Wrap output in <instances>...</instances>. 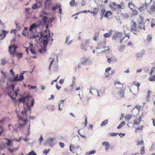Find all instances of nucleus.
Segmentation results:
<instances>
[{
	"mask_svg": "<svg viewBox=\"0 0 155 155\" xmlns=\"http://www.w3.org/2000/svg\"><path fill=\"white\" fill-rule=\"evenodd\" d=\"M108 122V120H106L103 121L101 124V126H104L106 125Z\"/></svg>",
	"mask_w": 155,
	"mask_h": 155,
	"instance_id": "nucleus-33",
	"label": "nucleus"
},
{
	"mask_svg": "<svg viewBox=\"0 0 155 155\" xmlns=\"http://www.w3.org/2000/svg\"><path fill=\"white\" fill-rule=\"evenodd\" d=\"M64 100H61L60 104H59V110H61L62 109V107H63L64 105L63 102Z\"/></svg>",
	"mask_w": 155,
	"mask_h": 155,
	"instance_id": "nucleus-26",
	"label": "nucleus"
},
{
	"mask_svg": "<svg viewBox=\"0 0 155 155\" xmlns=\"http://www.w3.org/2000/svg\"><path fill=\"white\" fill-rule=\"evenodd\" d=\"M87 117H85V121H84V127H86L87 124Z\"/></svg>",
	"mask_w": 155,
	"mask_h": 155,
	"instance_id": "nucleus-63",
	"label": "nucleus"
},
{
	"mask_svg": "<svg viewBox=\"0 0 155 155\" xmlns=\"http://www.w3.org/2000/svg\"><path fill=\"white\" fill-rule=\"evenodd\" d=\"M30 97L29 95L23 96L19 99L18 101L20 103L23 102V103H25V102H27L29 101Z\"/></svg>",
	"mask_w": 155,
	"mask_h": 155,
	"instance_id": "nucleus-12",
	"label": "nucleus"
},
{
	"mask_svg": "<svg viewBox=\"0 0 155 155\" xmlns=\"http://www.w3.org/2000/svg\"><path fill=\"white\" fill-rule=\"evenodd\" d=\"M128 5L129 8L131 9V8H137L136 6L134 5V4L132 2L129 3L128 4Z\"/></svg>",
	"mask_w": 155,
	"mask_h": 155,
	"instance_id": "nucleus-31",
	"label": "nucleus"
},
{
	"mask_svg": "<svg viewBox=\"0 0 155 155\" xmlns=\"http://www.w3.org/2000/svg\"><path fill=\"white\" fill-rule=\"evenodd\" d=\"M85 4V3L84 0H80L78 3H76L75 4V6L77 9H79Z\"/></svg>",
	"mask_w": 155,
	"mask_h": 155,
	"instance_id": "nucleus-11",
	"label": "nucleus"
},
{
	"mask_svg": "<svg viewBox=\"0 0 155 155\" xmlns=\"http://www.w3.org/2000/svg\"><path fill=\"white\" fill-rule=\"evenodd\" d=\"M125 124V122L124 121H122L121 123L117 126V128L120 129L123 127Z\"/></svg>",
	"mask_w": 155,
	"mask_h": 155,
	"instance_id": "nucleus-29",
	"label": "nucleus"
},
{
	"mask_svg": "<svg viewBox=\"0 0 155 155\" xmlns=\"http://www.w3.org/2000/svg\"><path fill=\"white\" fill-rule=\"evenodd\" d=\"M117 4L115 2H113L110 4V6L111 8L114 10H116L117 9Z\"/></svg>",
	"mask_w": 155,
	"mask_h": 155,
	"instance_id": "nucleus-20",
	"label": "nucleus"
},
{
	"mask_svg": "<svg viewBox=\"0 0 155 155\" xmlns=\"http://www.w3.org/2000/svg\"><path fill=\"white\" fill-rule=\"evenodd\" d=\"M74 84L75 83H72V84L70 86L71 87V89L70 90V92H72V91H73V90L74 88Z\"/></svg>",
	"mask_w": 155,
	"mask_h": 155,
	"instance_id": "nucleus-58",
	"label": "nucleus"
},
{
	"mask_svg": "<svg viewBox=\"0 0 155 155\" xmlns=\"http://www.w3.org/2000/svg\"><path fill=\"white\" fill-rule=\"evenodd\" d=\"M23 53H16L15 54V55H16L17 56V58L18 59H20L21 58L23 57Z\"/></svg>",
	"mask_w": 155,
	"mask_h": 155,
	"instance_id": "nucleus-34",
	"label": "nucleus"
},
{
	"mask_svg": "<svg viewBox=\"0 0 155 155\" xmlns=\"http://www.w3.org/2000/svg\"><path fill=\"white\" fill-rule=\"evenodd\" d=\"M132 23H133V27L134 28L137 29V24L135 22L132 21Z\"/></svg>",
	"mask_w": 155,
	"mask_h": 155,
	"instance_id": "nucleus-62",
	"label": "nucleus"
},
{
	"mask_svg": "<svg viewBox=\"0 0 155 155\" xmlns=\"http://www.w3.org/2000/svg\"><path fill=\"white\" fill-rule=\"evenodd\" d=\"M30 51L31 52V53L32 54H36V52L34 49V48H30Z\"/></svg>",
	"mask_w": 155,
	"mask_h": 155,
	"instance_id": "nucleus-55",
	"label": "nucleus"
},
{
	"mask_svg": "<svg viewBox=\"0 0 155 155\" xmlns=\"http://www.w3.org/2000/svg\"><path fill=\"white\" fill-rule=\"evenodd\" d=\"M149 80L151 81H155V76H152L149 79Z\"/></svg>",
	"mask_w": 155,
	"mask_h": 155,
	"instance_id": "nucleus-50",
	"label": "nucleus"
},
{
	"mask_svg": "<svg viewBox=\"0 0 155 155\" xmlns=\"http://www.w3.org/2000/svg\"><path fill=\"white\" fill-rule=\"evenodd\" d=\"M141 107V106L139 105H137L136 106L134 109L132 110V112L134 111H136V113L135 114H138L139 113V110L140 109Z\"/></svg>",
	"mask_w": 155,
	"mask_h": 155,
	"instance_id": "nucleus-16",
	"label": "nucleus"
},
{
	"mask_svg": "<svg viewBox=\"0 0 155 155\" xmlns=\"http://www.w3.org/2000/svg\"><path fill=\"white\" fill-rule=\"evenodd\" d=\"M148 12L149 13L152 15L155 14V6L154 5L150 6Z\"/></svg>",
	"mask_w": 155,
	"mask_h": 155,
	"instance_id": "nucleus-13",
	"label": "nucleus"
},
{
	"mask_svg": "<svg viewBox=\"0 0 155 155\" xmlns=\"http://www.w3.org/2000/svg\"><path fill=\"white\" fill-rule=\"evenodd\" d=\"M143 20V19L141 16H140L139 18L137 19V22L139 25L138 27L140 29L143 28V30H145V23L144 24Z\"/></svg>",
	"mask_w": 155,
	"mask_h": 155,
	"instance_id": "nucleus-6",
	"label": "nucleus"
},
{
	"mask_svg": "<svg viewBox=\"0 0 155 155\" xmlns=\"http://www.w3.org/2000/svg\"><path fill=\"white\" fill-rule=\"evenodd\" d=\"M50 150V149H48V150L45 149L43 151V152L44 154L45 155H47L49 152Z\"/></svg>",
	"mask_w": 155,
	"mask_h": 155,
	"instance_id": "nucleus-45",
	"label": "nucleus"
},
{
	"mask_svg": "<svg viewBox=\"0 0 155 155\" xmlns=\"http://www.w3.org/2000/svg\"><path fill=\"white\" fill-rule=\"evenodd\" d=\"M139 55L142 56V55H143L144 54V51L143 50L142 51H140L139 52L137 53Z\"/></svg>",
	"mask_w": 155,
	"mask_h": 155,
	"instance_id": "nucleus-47",
	"label": "nucleus"
},
{
	"mask_svg": "<svg viewBox=\"0 0 155 155\" xmlns=\"http://www.w3.org/2000/svg\"><path fill=\"white\" fill-rule=\"evenodd\" d=\"M118 133H111L110 134V136H116L118 134Z\"/></svg>",
	"mask_w": 155,
	"mask_h": 155,
	"instance_id": "nucleus-49",
	"label": "nucleus"
},
{
	"mask_svg": "<svg viewBox=\"0 0 155 155\" xmlns=\"http://www.w3.org/2000/svg\"><path fill=\"white\" fill-rule=\"evenodd\" d=\"M117 59L116 58H114L112 57L108 58L107 59V61L108 63H110L112 61L113 62H115L117 61Z\"/></svg>",
	"mask_w": 155,
	"mask_h": 155,
	"instance_id": "nucleus-18",
	"label": "nucleus"
},
{
	"mask_svg": "<svg viewBox=\"0 0 155 155\" xmlns=\"http://www.w3.org/2000/svg\"><path fill=\"white\" fill-rule=\"evenodd\" d=\"M136 59L139 61H141L142 59V56L139 55L137 54H136Z\"/></svg>",
	"mask_w": 155,
	"mask_h": 155,
	"instance_id": "nucleus-24",
	"label": "nucleus"
},
{
	"mask_svg": "<svg viewBox=\"0 0 155 155\" xmlns=\"http://www.w3.org/2000/svg\"><path fill=\"white\" fill-rule=\"evenodd\" d=\"M117 94L121 98H124V90H120L119 91Z\"/></svg>",
	"mask_w": 155,
	"mask_h": 155,
	"instance_id": "nucleus-17",
	"label": "nucleus"
},
{
	"mask_svg": "<svg viewBox=\"0 0 155 155\" xmlns=\"http://www.w3.org/2000/svg\"><path fill=\"white\" fill-rule=\"evenodd\" d=\"M132 116L131 114L127 115H126L125 117V119H127L128 120H130Z\"/></svg>",
	"mask_w": 155,
	"mask_h": 155,
	"instance_id": "nucleus-46",
	"label": "nucleus"
},
{
	"mask_svg": "<svg viewBox=\"0 0 155 155\" xmlns=\"http://www.w3.org/2000/svg\"><path fill=\"white\" fill-rule=\"evenodd\" d=\"M28 155H37L36 153L34 151H32L30 152L28 154Z\"/></svg>",
	"mask_w": 155,
	"mask_h": 155,
	"instance_id": "nucleus-53",
	"label": "nucleus"
},
{
	"mask_svg": "<svg viewBox=\"0 0 155 155\" xmlns=\"http://www.w3.org/2000/svg\"><path fill=\"white\" fill-rule=\"evenodd\" d=\"M51 3V0H45V8L46 9L49 8Z\"/></svg>",
	"mask_w": 155,
	"mask_h": 155,
	"instance_id": "nucleus-14",
	"label": "nucleus"
},
{
	"mask_svg": "<svg viewBox=\"0 0 155 155\" xmlns=\"http://www.w3.org/2000/svg\"><path fill=\"white\" fill-rule=\"evenodd\" d=\"M47 18V22L46 24L48 23V24L50 23H51L53 21V20L54 19V18H50L49 19H48Z\"/></svg>",
	"mask_w": 155,
	"mask_h": 155,
	"instance_id": "nucleus-36",
	"label": "nucleus"
},
{
	"mask_svg": "<svg viewBox=\"0 0 155 155\" xmlns=\"http://www.w3.org/2000/svg\"><path fill=\"white\" fill-rule=\"evenodd\" d=\"M145 8L144 6H141L138 9L140 12H142L144 10Z\"/></svg>",
	"mask_w": 155,
	"mask_h": 155,
	"instance_id": "nucleus-54",
	"label": "nucleus"
},
{
	"mask_svg": "<svg viewBox=\"0 0 155 155\" xmlns=\"http://www.w3.org/2000/svg\"><path fill=\"white\" fill-rule=\"evenodd\" d=\"M89 43V41L88 40H86L83 42L81 46L82 49L85 51H86Z\"/></svg>",
	"mask_w": 155,
	"mask_h": 155,
	"instance_id": "nucleus-10",
	"label": "nucleus"
},
{
	"mask_svg": "<svg viewBox=\"0 0 155 155\" xmlns=\"http://www.w3.org/2000/svg\"><path fill=\"white\" fill-rule=\"evenodd\" d=\"M26 104L27 107V109L28 110L31 111V108L30 107V105H29L28 102H26Z\"/></svg>",
	"mask_w": 155,
	"mask_h": 155,
	"instance_id": "nucleus-51",
	"label": "nucleus"
},
{
	"mask_svg": "<svg viewBox=\"0 0 155 155\" xmlns=\"http://www.w3.org/2000/svg\"><path fill=\"white\" fill-rule=\"evenodd\" d=\"M123 34L122 32H116L114 34L113 36V39H116V38H120L121 39L120 41V43H121L122 41L125 39V37L123 36Z\"/></svg>",
	"mask_w": 155,
	"mask_h": 155,
	"instance_id": "nucleus-7",
	"label": "nucleus"
},
{
	"mask_svg": "<svg viewBox=\"0 0 155 155\" xmlns=\"http://www.w3.org/2000/svg\"><path fill=\"white\" fill-rule=\"evenodd\" d=\"M126 46L124 45H120L118 48L120 52L123 51L124 48H125Z\"/></svg>",
	"mask_w": 155,
	"mask_h": 155,
	"instance_id": "nucleus-25",
	"label": "nucleus"
},
{
	"mask_svg": "<svg viewBox=\"0 0 155 155\" xmlns=\"http://www.w3.org/2000/svg\"><path fill=\"white\" fill-rule=\"evenodd\" d=\"M136 8H131V9L132 10L133 12V15H137L138 13V12L136 9Z\"/></svg>",
	"mask_w": 155,
	"mask_h": 155,
	"instance_id": "nucleus-37",
	"label": "nucleus"
},
{
	"mask_svg": "<svg viewBox=\"0 0 155 155\" xmlns=\"http://www.w3.org/2000/svg\"><path fill=\"white\" fill-rule=\"evenodd\" d=\"M38 8V5L37 3L34 4L32 6V8L33 9H35Z\"/></svg>",
	"mask_w": 155,
	"mask_h": 155,
	"instance_id": "nucleus-43",
	"label": "nucleus"
},
{
	"mask_svg": "<svg viewBox=\"0 0 155 155\" xmlns=\"http://www.w3.org/2000/svg\"><path fill=\"white\" fill-rule=\"evenodd\" d=\"M40 35V38L41 39V42L43 45V47H42V48L39 50V52L40 53L43 54L46 51V48L48 43V38L49 36H48L47 34L44 35V33L40 31L39 32Z\"/></svg>",
	"mask_w": 155,
	"mask_h": 155,
	"instance_id": "nucleus-1",
	"label": "nucleus"
},
{
	"mask_svg": "<svg viewBox=\"0 0 155 155\" xmlns=\"http://www.w3.org/2000/svg\"><path fill=\"white\" fill-rule=\"evenodd\" d=\"M18 47L15 45H13L12 46H10L9 48V52L12 55L14 56L15 54L16 53V49Z\"/></svg>",
	"mask_w": 155,
	"mask_h": 155,
	"instance_id": "nucleus-9",
	"label": "nucleus"
},
{
	"mask_svg": "<svg viewBox=\"0 0 155 155\" xmlns=\"http://www.w3.org/2000/svg\"><path fill=\"white\" fill-rule=\"evenodd\" d=\"M43 140V138L42 137V135H41V137L39 139V144L41 145V142Z\"/></svg>",
	"mask_w": 155,
	"mask_h": 155,
	"instance_id": "nucleus-56",
	"label": "nucleus"
},
{
	"mask_svg": "<svg viewBox=\"0 0 155 155\" xmlns=\"http://www.w3.org/2000/svg\"><path fill=\"white\" fill-rule=\"evenodd\" d=\"M141 117H140L138 119H137L134 120L133 122L134 124L135 125L139 124L141 121Z\"/></svg>",
	"mask_w": 155,
	"mask_h": 155,
	"instance_id": "nucleus-22",
	"label": "nucleus"
},
{
	"mask_svg": "<svg viewBox=\"0 0 155 155\" xmlns=\"http://www.w3.org/2000/svg\"><path fill=\"white\" fill-rule=\"evenodd\" d=\"M143 143V140H142L138 142L137 144V145L138 146L141 144H142Z\"/></svg>",
	"mask_w": 155,
	"mask_h": 155,
	"instance_id": "nucleus-64",
	"label": "nucleus"
},
{
	"mask_svg": "<svg viewBox=\"0 0 155 155\" xmlns=\"http://www.w3.org/2000/svg\"><path fill=\"white\" fill-rule=\"evenodd\" d=\"M133 84H134V85L136 86L137 87H137L135 86H133L132 87L133 88L135 89V92H138L139 90V87L140 85V83L139 82H137V83L136 84V82H134L133 83Z\"/></svg>",
	"mask_w": 155,
	"mask_h": 155,
	"instance_id": "nucleus-15",
	"label": "nucleus"
},
{
	"mask_svg": "<svg viewBox=\"0 0 155 155\" xmlns=\"http://www.w3.org/2000/svg\"><path fill=\"white\" fill-rule=\"evenodd\" d=\"M6 140L7 141L6 143L7 145L8 146H11L12 145V141L8 138H6Z\"/></svg>",
	"mask_w": 155,
	"mask_h": 155,
	"instance_id": "nucleus-32",
	"label": "nucleus"
},
{
	"mask_svg": "<svg viewBox=\"0 0 155 155\" xmlns=\"http://www.w3.org/2000/svg\"><path fill=\"white\" fill-rule=\"evenodd\" d=\"M81 63L83 65H90L92 61L90 58L83 57L81 59Z\"/></svg>",
	"mask_w": 155,
	"mask_h": 155,
	"instance_id": "nucleus-5",
	"label": "nucleus"
},
{
	"mask_svg": "<svg viewBox=\"0 0 155 155\" xmlns=\"http://www.w3.org/2000/svg\"><path fill=\"white\" fill-rule=\"evenodd\" d=\"M24 74V73H21L19 76L18 74H17L15 76L13 77V79H10L9 80H10V81L12 82L22 81L24 79L23 76Z\"/></svg>",
	"mask_w": 155,
	"mask_h": 155,
	"instance_id": "nucleus-4",
	"label": "nucleus"
},
{
	"mask_svg": "<svg viewBox=\"0 0 155 155\" xmlns=\"http://www.w3.org/2000/svg\"><path fill=\"white\" fill-rule=\"evenodd\" d=\"M7 94L12 99V100L14 101L15 100L16 98L15 97H14L13 96H14V94L12 92H8Z\"/></svg>",
	"mask_w": 155,
	"mask_h": 155,
	"instance_id": "nucleus-21",
	"label": "nucleus"
},
{
	"mask_svg": "<svg viewBox=\"0 0 155 155\" xmlns=\"http://www.w3.org/2000/svg\"><path fill=\"white\" fill-rule=\"evenodd\" d=\"M111 14V12L110 11H108L106 12L104 14V16L106 18H108L109 15Z\"/></svg>",
	"mask_w": 155,
	"mask_h": 155,
	"instance_id": "nucleus-35",
	"label": "nucleus"
},
{
	"mask_svg": "<svg viewBox=\"0 0 155 155\" xmlns=\"http://www.w3.org/2000/svg\"><path fill=\"white\" fill-rule=\"evenodd\" d=\"M57 142V140L55 137H50L47 139L45 141V145L46 146L49 145L50 147H53Z\"/></svg>",
	"mask_w": 155,
	"mask_h": 155,
	"instance_id": "nucleus-3",
	"label": "nucleus"
},
{
	"mask_svg": "<svg viewBox=\"0 0 155 155\" xmlns=\"http://www.w3.org/2000/svg\"><path fill=\"white\" fill-rule=\"evenodd\" d=\"M150 91H148L147 97H146V100L147 101H149V97L150 96Z\"/></svg>",
	"mask_w": 155,
	"mask_h": 155,
	"instance_id": "nucleus-41",
	"label": "nucleus"
},
{
	"mask_svg": "<svg viewBox=\"0 0 155 155\" xmlns=\"http://www.w3.org/2000/svg\"><path fill=\"white\" fill-rule=\"evenodd\" d=\"M75 4V0H72L70 2V5L71 6H73Z\"/></svg>",
	"mask_w": 155,
	"mask_h": 155,
	"instance_id": "nucleus-48",
	"label": "nucleus"
},
{
	"mask_svg": "<svg viewBox=\"0 0 155 155\" xmlns=\"http://www.w3.org/2000/svg\"><path fill=\"white\" fill-rule=\"evenodd\" d=\"M102 145L104 146H106L107 147L108 146H110V144L109 143L107 142H104L102 143Z\"/></svg>",
	"mask_w": 155,
	"mask_h": 155,
	"instance_id": "nucleus-44",
	"label": "nucleus"
},
{
	"mask_svg": "<svg viewBox=\"0 0 155 155\" xmlns=\"http://www.w3.org/2000/svg\"><path fill=\"white\" fill-rule=\"evenodd\" d=\"M59 144L60 146V147H61L62 148H63L64 147V146H65L64 144L62 142H59Z\"/></svg>",
	"mask_w": 155,
	"mask_h": 155,
	"instance_id": "nucleus-57",
	"label": "nucleus"
},
{
	"mask_svg": "<svg viewBox=\"0 0 155 155\" xmlns=\"http://www.w3.org/2000/svg\"><path fill=\"white\" fill-rule=\"evenodd\" d=\"M112 33L111 32V31H110L109 32L104 34V36L105 38H107L110 37Z\"/></svg>",
	"mask_w": 155,
	"mask_h": 155,
	"instance_id": "nucleus-27",
	"label": "nucleus"
},
{
	"mask_svg": "<svg viewBox=\"0 0 155 155\" xmlns=\"http://www.w3.org/2000/svg\"><path fill=\"white\" fill-rule=\"evenodd\" d=\"M18 148H13V149H9V150L11 151V152L12 153L14 152V150L16 151L17 150H18Z\"/></svg>",
	"mask_w": 155,
	"mask_h": 155,
	"instance_id": "nucleus-60",
	"label": "nucleus"
},
{
	"mask_svg": "<svg viewBox=\"0 0 155 155\" xmlns=\"http://www.w3.org/2000/svg\"><path fill=\"white\" fill-rule=\"evenodd\" d=\"M152 37L151 35H148L147 37V42H150L152 40Z\"/></svg>",
	"mask_w": 155,
	"mask_h": 155,
	"instance_id": "nucleus-38",
	"label": "nucleus"
},
{
	"mask_svg": "<svg viewBox=\"0 0 155 155\" xmlns=\"http://www.w3.org/2000/svg\"><path fill=\"white\" fill-rule=\"evenodd\" d=\"M27 110H25L24 111H22L21 112V114L23 115V117H22L23 119H27V118H25V117L27 116V115L26 114Z\"/></svg>",
	"mask_w": 155,
	"mask_h": 155,
	"instance_id": "nucleus-28",
	"label": "nucleus"
},
{
	"mask_svg": "<svg viewBox=\"0 0 155 155\" xmlns=\"http://www.w3.org/2000/svg\"><path fill=\"white\" fill-rule=\"evenodd\" d=\"M70 151L72 152L74 151V150L75 149V147L73 145L71 144L69 146Z\"/></svg>",
	"mask_w": 155,
	"mask_h": 155,
	"instance_id": "nucleus-30",
	"label": "nucleus"
},
{
	"mask_svg": "<svg viewBox=\"0 0 155 155\" xmlns=\"http://www.w3.org/2000/svg\"><path fill=\"white\" fill-rule=\"evenodd\" d=\"M96 152V150H93L90 151L89 152H87L85 153V155H90L95 154Z\"/></svg>",
	"mask_w": 155,
	"mask_h": 155,
	"instance_id": "nucleus-23",
	"label": "nucleus"
},
{
	"mask_svg": "<svg viewBox=\"0 0 155 155\" xmlns=\"http://www.w3.org/2000/svg\"><path fill=\"white\" fill-rule=\"evenodd\" d=\"M58 8V5L57 4L56 6H53L52 7V9L53 11H54Z\"/></svg>",
	"mask_w": 155,
	"mask_h": 155,
	"instance_id": "nucleus-52",
	"label": "nucleus"
},
{
	"mask_svg": "<svg viewBox=\"0 0 155 155\" xmlns=\"http://www.w3.org/2000/svg\"><path fill=\"white\" fill-rule=\"evenodd\" d=\"M64 79H61V80H60L59 82L61 84H62L64 83Z\"/></svg>",
	"mask_w": 155,
	"mask_h": 155,
	"instance_id": "nucleus-61",
	"label": "nucleus"
},
{
	"mask_svg": "<svg viewBox=\"0 0 155 155\" xmlns=\"http://www.w3.org/2000/svg\"><path fill=\"white\" fill-rule=\"evenodd\" d=\"M115 85L117 88H123V85L119 82H117L114 83Z\"/></svg>",
	"mask_w": 155,
	"mask_h": 155,
	"instance_id": "nucleus-19",
	"label": "nucleus"
},
{
	"mask_svg": "<svg viewBox=\"0 0 155 155\" xmlns=\"http://www.w3.org/2000/svg\"><path fill=\"white\" fill-rule=\"evenodd\" d=\"M154 146V143H153L152 144V146H151L150 149V151H153L154 150V149L153 147V146Z\"/></svg>",
	"mask_w": 155,
	"mask_h": 155,
	"instance_id": "nucleus-59",
	"label": "nucleus"
},
{
	"mask_svg": "<svg viewBox=\"0 0 155 155\" xmlns=\"http://www.w3.org/2000/svg\"><path fill=\"white\" fill-rule=\"evenodd\" d=\"M1 73L2 74V77L0 78L2 80H4L6 79V76L5 74L2 71H1Z\"/></svg>",
	"mask_w": 155,
	"mask_h": 155,
	"instance_id": "nucleus-39",
	"label": "nucleus"
},
{
	"mask_svg": "<svg viewBox=\"0 0 155 155\" xmlns=\"http://www.w3.org/2000/svg\"><path fill=\"white\" fill-rule=\"evenodd\" d=\"M18 118L20 121L19 122L18 127L20 128L24 127L27 121V119H23V118L21 116H18Z\"/></svg>",
	"mask_w": 155,
	"mask_h": 155,
	"instance_id": "nucleus-8",
	"label": "nucleus"
},
{
	"mask_svg": "<svg viewBox=\"0 0 155 155\" xmlns=\"http://www.w3.org/2000/svg\"><path fill=\"white\" fill-rule=\"evenodd\" d=\"M144 147H142L141 148L140 153L141 155H143L145 153V150Z\"/></svg>",
	"mask_w": 155,
	"mask_h": 155,
	"instance_id": "nucleus-40",
	"label": "nucleus"
},
{
	"mask_svg": "<svg viewBox=\"0 0 155 155\" xmlns=\"http://www.w3.org/2000/svg\"><path fill=\"white\" fill-rule=\"evenodd\" d=\"M1 60L2 61V64L3 65H5L6 63V58H2Z\"/></svg>",
	"mask_w": 155,
	"mask_h": 155,
	"instance_id": "nucleus-42",
	"label": "nucleus"
},
{
	"mask_svg": "<svg viewBox=\"0 0 155 155\" xmlns=\"http://www.w3.org/2000/svg\"><path fill=\"white\" fill-rule=\"evenodd\" d=\"M47 17L44 16L42 21L39 20L37 24L35 23L32 24L29 27V30L32 31L34 29L40 26H44L47 22Z\"/></svg>",
	"mask_w": 155,
	"mask_h": 155,
	"instance_id": "nucleus-2",
	"label": "nucleus"
}]
</instances>
